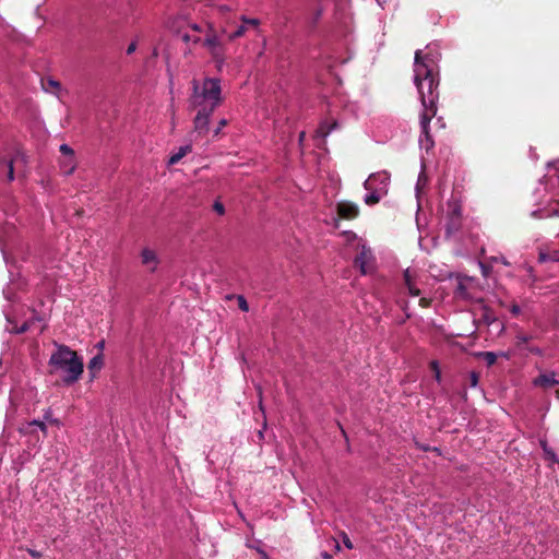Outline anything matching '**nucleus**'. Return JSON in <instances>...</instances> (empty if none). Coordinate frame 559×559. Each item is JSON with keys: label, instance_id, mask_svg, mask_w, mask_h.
I'll return each instance as SVG.
<instances>
[{"label": "nucleus", "instance_id": "f8f14e48", "mask_svg": "<svg viewBox=\"0 0 559 559\" xmlns=\"http://www.w3.org/2000/svg\"><path fill=\"white\" fill-rule=\"evenodd\" d=\"M533 384L535 386L540 388H552L557 384H559V381L556 379V376L554 372L550 373H542L537 378L534 379Z\"/></svg>", "mask_w": 559, "mask_h": 559}, {"label": "nucleus", "instance_id": "c756f323", "mask_svg": "<svg viewBox=\"0 0 559 559\" xmlns=\"http://www.w3.org/2000/svg\"><path fill=\"white\" fill-rule=\"evenodd\" d=\"M213 207H214V211L216 213H218L219 215H223L225 213L224 205L221 202H215Z\"/></svg>", "mask_w": 559, "mask_h": 559}, {"label": "nucleus", "instance_id": "ea45409f", "mask_svg": "<svg viewBox=\"0 0 559 559\" xmlns=\"http://www.w3.org/2000/svg\"><path fill=\"white\" fill-rule=\"evenodd\" d=\"M496 261H500L502 264L504 265H509V262L507 261L506 258L501 257L500 259H496Z\"/></svg>", "mask_w": 559, "mask_h": 559}, {"label": "nucleus", "instance_id": "58836bf2", "mask_svg": "<svg viewBox=\"0 0 559 559\" xmlns=\"http://www.w3.org/2000/svg\"><path fill=\"white\" fill-rule=\"evenodd\" d=\"M191 29L194 32H201V27L198 24H192Z\"/></svg>", "mask_w": 559, "mask_h": 559}, {"label": "nucleus", "instance_id": "ddd939ff", "mask_svg": "<svg viewBox=\"0 0 559 559\" xmlns=\"http://www.w3.org/2000/svg\"><path fill=\"white\" fill-rule=\"evenodd\" d=\"M338 128L337 121H323L316 131V136L324 140L334 129Z\"/></svg>", "mask_w": 559, "mask_h": 559}, {"label": "nucleus", "instance_id": "79ce46f5", "mask_svg": "<svg viewBox=\"0 0 559 559\" xmlns=\"http://www.w3.org/2000/svg\"><path fill=\"white\" fill-rule=\"evenodd\" d=\"M512 312L515 313V314L519 313L520 312V308L518 306H514L512 308Z\"/></svg>", "mask_w": 559, "mask_h": 559}, {"label": "nucleus", "instance_id": "c03bdc74", "mask_svg": "<svg viewBox=\"0 0 559 559\" xmlns=\"http://www.w3.org/2000/svg\"><path fill=\"white\" fill-rule=\"evenodd\" d=\"M322 556H323V558H324V559H331V555H329V554H326V552H325V554H323Z\"/></svg>", "mask_w": 559, "mask_h": 559}, {"label": "nucleus", "instance_id": "f03ea898", "mask_svg": "<svg viewBox=\"0 0 559 559\" xmlns=\"http://www.w3.org/2000/svg\"><path fill=\"white\" fill-rule=\"evenodd\" d=\"M190 106L197 111L193 119L194 130L200 134L209 132L212 114L223 104L222 81L217 78H204L191 82Z\"/></svg>", "mask_w": 559, "mask_h": 559}, {"label": "nucleus", "instance_id": "9d476101", "mask_svg": "<svg viewBox=\"0 0 559 559\" xmlns=\"http://www.w3.org/2000/svg\"><path fill=\"white\" fill-rule=\"evenodd\" d=\"M417 272L415 270L406 269L404 271V283L407 287L408 294L413 297H417L420 290L416 287Z\"/></svg>", "mask_w": 559, "mask_h": 559}, {"label": "nucleus", "instance_id": "6e6552de", "mask_svg": "<svg viewBox=\"0 0 559 559\" xmlns=\"http://www.w3.org/2000/svg\"><path fill=\"white\" fill-rule=\"evenodd\" d=\"M7 330L10 333L21 334L26 331L33 330L35 328V324L40 321V319L37 316H33L31 320H26L19 324L15 320L11 319L10 314L7 313Z\"/></svg>", "mask_w": 559, "mask_h": 559}, {"label": "nucleus", "instance_id": "f257e3e1", "mask_svg": "<svg viewBox=\"0 0 559 559\" xmlns=\"http://www.w3.org/2000/svg\"><path fill=\"white\" fill-rule=\"evenodd\" d=\"M439 60L440 52L431 45L427 46L426 52L421 50L415 52L414 83L417 87L423 107L420 114L421 134L419 136V146L426 152L433 146V140L429 134V122L437 114L436 102L438 99Z\"/></svg>", "mask_w": 559, "mask_h": 559}, {"label": "nucleus", "instance_id": "a19ab883", "mask_svg": "<svg viewBox=\"0 0 559 559\" xmlns=\"http://www.w3.org/2000/svg\"><path fill=\"white\" fill-rule=\"evenodd\" d=\"M258 391H259V395L261 396V389H260V388H258ZM259 407H260V409H261L262 412H264V409H263V405H262V401H261V400H260V403H259Z\"/></svg>", "mask_w": 559, "mask_h": 559}, {"label": "nucleus", "instance_id": "dca6fc26", "mask_svg": "<svg viewBox=\"0 0 559 559\" xmlns=\"http://www.w3.org/2000/svg\"><path fill=\"white\" fill-rule=\"evenodd\" d=\"M192 151V146L191 145H183V146H180L178 148V151L176 153H174L169 159H168V164L169 165H175L177 163H179V160L186 156L188 153H190Z\"/></svg>", "mask_w": 559, "mask_h": 559}, {"label": "nucleus", "instance_id": "f704fd0d", "mask_svg": "<svg viewBox=\"0 0 559 559\" xmlns=\"http://www.w3.org/2000/svg\"><path fill=\"white\" fill-rule=\"evenodd\" d=\"M48 86L51 87V88L57 90V88H59V83L53 81V80H49L48 81Z\"/></svg>", "mask_w": 559, "mask_h": 559}, {"label": "nucleus", "instance_id": "2eb2a0df", "mask_svg": "<svg viewBox=\"0 0 559 559\" xmlns=\"http://www.w3.org/2000/svg\"><path fill=\"white\" fill-rule=\"evenodd\" d=\"M33 426L38 427L43 431V433L45 436L47 435V426H46V424L44 421H41V420H38V419H34L32 421H28L25 426L20 427L19 431L22 435L31 433V427H33Z\"/></svg>", "mask_w": 559, "mask_h": 559}, {"label": "nucleus", "instance_id": "f3484780", "mask_svg": "<svg viewBox=\"0 0 559 559\" xmlns=\"http://www.w3.org/2000/svg\"><path fill=\"white\" fill-rule=\"evenodd\" d=\"M538 261L542 263L559 262V249L540 251L538 255Z\"/></svg>", "mask_w": 559, "mask_h": 559}, {"label": "nucleus", "instance_id": "412c9836", "mask_svg": "<svg viewBox=\"0 0 559 559\" xmlns=\"http://www.w3.org/2000/svg\"><path fill=\"white\" fill-rule=\"evenodd\" d=\"M240 21H241V22H242V24H243V25H246L247 27H248V26L259 27V25H260V20H258V19L247 17L246 15H241V16H240Z\"/></svg>", "mask_w": 559, "mask_h": 559}, {"label": "nucleus", "instance_id": "393cba45", "mask_svg": "<svg viewBox=\"0 0 559 559\" xmlns=\"http://www.w3.org/2000/svg\"><path fill=\"white\" fill-rule=\"evenodd\" d=\"M430 367L435 373V379L439 382L441 380V372H440V369H439V364L437 360H432L430 362Z\"/></svg>", "mask_w": 559, "mask_h": 559}, {"label": "nucleus", "instance_id": "9b49d317", "mask_svg": "<svg viewBox=\"0 0 559 559\" xmlns=\"http://www.w3.org/2000/svg\"><path fill=\"white\" fill-rule=\"evenodd\" d=\"M337 212H338L340 216H342L343 218L350 219L358 215L359 210L355 203L341 202L337 205Z\"/></svg>", "mask_w": 559, "mask_h": 559}, {"label": "nucleus", "instance_id": "5701e85b", "mask_svg": "<svg viewBox=\"0 0 559 559\" xmlns=\"http://www.w3.org/2000/svg\"><path fill=\"white\" fill-rule=\"evenodd\" d=\"M60 153L63 157L74 158V151L68 144L60 145Z\"/></svg>", "mask_w": 559, "mask_h": 559}, {"label": "nucleus", "instance_id": "4c0bfd02", "mask_svg": "<svg viewBox=\"0 0 559 559\" xmlns=\"http://www.w3.org/2000/svg\"><path fill=\"white\" fill-rule=\"evenodd\" d=\"M518 340H519L520 342L525 343V342H527V341L530 340V337H528V336H525V335H520V336H518Z\"/></svg>", "mask_w": 559, "mask_h": 559}, {"label": "nucleus", "instance_id": "c85d7f7f", "mask_svg": "<svg viewBox=\"0 0 559 559\" xmlns=\"http://www.w3.org/2000/svg\"><path fill=\"white\" fill-rule=\"evenodd\" d=\"M548 167L554 168L555 175L557 176L559 182V159L548 164Z\"/></svg>", "mask_w": 559, "mask_h": 559}, {"label": "nucleus", "instance_id": "0eeeda50", "mask_svg": "<svg viewBox=\"0 0 559 559\" xmlns=\"http://www.w3.org/2000/svg\"><path fill=\"white\" fill-rule=\"evenodd\" d=\"M355 265L359 267L362 275H367L374 270V257L370 248L361 245L360 253L355 259Z\"/></svg>", "mask_w": 559, "mask_h": 559}, {"label": "nucleus", "instance_id": "4be33fe9", "mask_svg": "<svg viewBox=\"0 0 559 559\" xmlns=\"http://www.w3.org/2000/svg\"><path fill=\"white\" fill-rule=\"evenodd\" d=\"M426 185H427V176L425 175L424 171H421L418 176L417 185H416L417 197L419 195L421 188L425 187Z\"/></svg>", "mask_w": 559, "mask_h": 559}, {"label": "nucleus", "instance_id": "6ab92c4d", "mask_svg": "<svg viewBox=\"0 0 559 559\" xmlns=\"http://www.w3.org/2000/svg\"><path fill=\"white\" fill-rule=\"evenodd\" d=\"M477 356L481 357L487 366H492L497 361L498 357L493 352H480Z\"/></svg>", "mask_w": 559, "mask_h": 559}, {"label": "nucleus", "instance_id": "cd10ccee", "mask_svg": "<svg viewBox=\"0 0 559 559\" xmlns=\"http://www.w3.org/2000/svg\"><path fill=\"white\" fill-rule=\"evenodd\" d=\"M8 168H9V170H8V180L12 181L14 179V169H13V162L12 160H10L8 163Z\"/></svg>", "mask_w": 559, "mask_h": 559}, {"label": "nucleus", "instance_id": "a878e982", "mask_svg": "<svg viewBox=\"0 0 559 559\" xmlns=\"http://www.w3.org/2000/svg\"><path fill=\"white\" fill-rule=\"evenodd\" d=\"M227 123H228L227 119L222 118L218 121L217 128L213 131V135L217 136L221 133L222 129L227 126Z\"/></svg>", "mask_w": 559, "mask_h": 559}, {"label": "nucleus", "instance_id": "c9c22d12", "mask_svg": "<svg viewBox=\"0 0 559 559\" xmlns=\"http://www.w3.org/2000/svg\"><path fill=\"white\" fill-rule=\"evenodd\" d=\"M526 271H527L528 276H530L533 281H536V277H535V275H534V271H533L532 266H526Z\"/></svg>", "mask_w": 559, "mask_h": 559}, {"label": "nucleus", "instance_id": "bb28decb", "mask_svg": "<svg viewBox=\"0 0 559 559\" xmlns=\"http://www.w3.org/2000/svg\"><path fill=\"white\" fill-rule=\"evenodd\" d=\"M478 380H479V377H478L477 372L473 371V372L469 373L468 381H469V385L472 388H476L477 386Z\"/></svg>", "mask_w": 559, "mask_h": 559}, {"label": "nucleus", "instance_id": "37998d69", "mask_svg": "<svg viewBox=\"0 0 559 559\" xmlns=\"http://www.w3.org/2000/svg\"><path fill=\"white\" fill-rule=\"evenodd\" d=\"M260 554L262 555V559H269L267 555L264 551H260Z\"/></svg>", "mask_w": 559, "mask_h": 559}, {"label": "nucleus", "instance_id": "49530a36", "mask_svg": "<svg viewBox=\"0 0 559 559\" xmlns=\"http://www.w3.org/2000/svg\"><path fill=\"white\" fill-rule=\"evenodd\" d=\"M304 136H305V133H304V132H301V133H300V141H302V140H304Z\"/></svg>", "mask_w": 559, "mask_h": 559}, {"label": "nucleus", "instance_id": "de8ad7c7", "mask_svg": "<svg viewBox=\"0 0 559 559\" xmlns=\"http://www.w3.org/2000/svg\"><path fill=\"white\" fill-rule=\"evenodd\" d=\"M420 304L421 305H426V300L425 299H420Z\"/></svg>", "mask_w": 559, "mask_h": 559}, {"label": "nucleus", "instance_id": "39448f33", "mask_svg": "<svg viewBox=\"0 0 559 559\" xmlns=\"http://www.w3.org/2000/svg\"><path fill=\"white\" fill-rule=\"evenodd\" d=\"M203 45L207 48L211 56L217 63V68L221 69L225 62V48L222 40L211 26L209 27Z\"/></svg>", "mask_w": 559, "mask_h": 559}, {"label": "nucleus", "instance_id": "473e14b6", "mask_svg": "<svg viewBox=\"0 0 559 559\" xmlns=\"http://www.w3.org/2000/svg\"><path fill=\"white\" fill-rule=\"evenodd\" d=\"M239 307H240L241 310L248 311L247 302H246V300L242 297L239 298Z\"/></svg>", "mask_w": 559, "mask_h": 559}, {"label": "nucleus", "instance_id": "7ed1b4c3", "mask_svg": "<svg viewBox=\"0 0 559 559\" xmlns=\"http://www.w3.org/2000/svg\"><path fill=\"white\" fill-rule=\"evenodd\" d=\"M51 373L62 372V381L66 384L76 382L83 372V361L75 352L66 345H57V349L49 359Z\"/></svg>", "mask_w": 559, "mask_h": 559}, {"label": "nucleus", "instance_id": "423d86ee", "mask_svg": "<svg viewBox=\"0 0 559 559\" xmlns=\"http://www.w3.org/2000/svg\"><path fill=\"white\" fill-rule=\"evenodd\" d=\"M461 225V206L456 201H450L445 210V229L447 235H451L459 229Z\"/></svg>", "mask_w": 559, "mask_h": 559}, {"label": "nucleus", "instance_id": "a211bd4d", "mask_svg": "<svg viewBox=\"0 0 559 559\" xmlns=\"http://www.w3.org/2000/svg\"><path fill=\"white\" fill-rule=\"evenodd\" d=\"M75 167H76V164H75L74 158L70 159L68 157H63L60 160V169L67 176L71 175L75 170Z\"/></svg>", "mask_w": 559, "mask_h": 559}, {"label": "nucleus", "instance_id": "a18cd8bd", "mask_svg": "<svg viewBox=\"0 0 559 559\" xmlns=\"http://www.w3.org/2000/svg\"><path fill=\"white\" fill-rule=\"evenodd\" d=\"M228 10H229V9H228V7H226V5H222V7H221V11H228Z\"/></svg>", "mask_w": 559, "mask_h": 559}, {"label": "nucleus", "instance_id": "b1692460", "mask_svg": "<svg viewBox=\"0 0 559 559\" xmlns=\"http://www.w3.org/2000/svg\"><path fill=\"white\" fill-rule=\"evenodd\" d=\"M181 39H182L185 43H187V44H190V43H192V44H198V43H200V41H201V38H200L199 36H197V35H189V34H187V33H185V34H182V35H181Z\"/></svg>", "mask_w": 559, "mask_h": 559}, {"label": "nucleus", "instance_id": "1a4fd4ad", "mask_svg": "<svg viewBox=\"0 0 559 559\" xmlns=\"http://www.w3.org/2000/svg\"><path fill=\"white\" fill-rule=\"evenodd\" d=\"M141 261L142 264L146 266L151 272H154L159 264L157 253L150 248H144L141 251Z\"/></svg>", "mask_w": 559, "mask_h": 559}, {"label": "nucleus", "instance_id": "aec40b11", "mask_svg": "<svg viewBox=\"0 0 559 559\" xmlns=\"http://www.w3.org/2000/svg\"><path fill=\"white\" fill-rule=\"evenodd\" d=\"M247 29L248 28L246 25H240L235 32L228 35V39L235 40L236 38L242 37L246 34Z\"/></svg>", "mask_w": 559, "mask_h": 559}, {"label": "nucleus", "instance_id": "7c9ffc66", "mask_svg": "<svg viewBox=\"0 0 559 559\" xmlns=\"http://www.w3.org/2000/svg\"><path fill=\"white\" fill-rule=\"evenodd\" d=\"M342 537H343V543H344L345 547L348 549H353L354 546H353V543L350 542L349 537L345 533L342 534Z\"/></svg>", "mask_w": 559, "mask_h": 559}, {"label": "nucleus", "instance_id": "72a5a7b5", "mask_svg": "<svg viewBox=\"0 0 559 559\" xmlns=\"http://www.w3.org/2000/svg\"><path fill=\"white\" fill-rule=\"evenodd\" d=\"M135 49H136V44H135V43H131V44L129 45V47L127 48V53H128V55H131L132 52H134V51H135Z\"/></svg>", "mask_w": 559, "mask_h": 559}, {"label": "nucleus", "instance_id": "2f4dec72", "mask_svg": "<svg viewBox=\"0 0 559 559\" xmlns=\"http://www.w3.org/2000/svg\"><path fill=\"white\" fill-rule=\"evenodd\" d=\"M543 449L550 460L556 461V454L546 447V443H543Z\"/></svg>", "mask_w": 559, "mask_h": 559}, {"label": "nucleus", "instance_id": "20e7f679", "mask_svg": "<svg viewBox=\"0 0 559 559\" xmlns=\"http://www.w3.org/2000/svg\"><path fill=\"white\" fill-rule=\"evenodd\" d=\"M390 185V174L385 170L371 174L364 182V188L368 191L364 201L367 205L377 204L388 193Z\"/></svg>", "mask_w": 559, "mask_h": 559}, {"label": "nucleus", "instance_id": "4468645a", "mask_svg": "<svg viewBox=\"0 0 559 559\" xmlns=\"http://www.w3.org/2000/svg\"><path fill=\"white\" fill-rule=\"evenodd\" d=\"M104 358L102 354L94 356L88 362V371L92 374V378H95L96 373L103 368Z\"/></svg>", "mask_w": 559, "mask_h": 559}, {"label": "nucleus", "instance_id": "e433bc0d", "mask_svg": "<svg viewBox=\"0 0 559 559\" xmlns=\"http://www.w3.org/2000/svg\"><path fill=\"white\" fill-rule=\"evenodd\" d=\"M28 554L33 557V558H39L40 557V552L36 551V550H33V549H28Z\"/></svg>", "mask_w": 559, "mask_h": 559}]
</instances>
